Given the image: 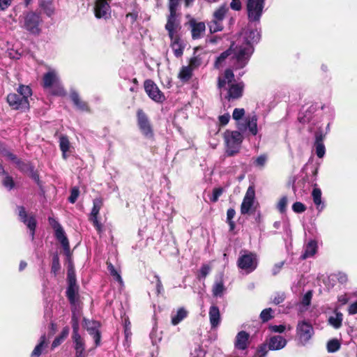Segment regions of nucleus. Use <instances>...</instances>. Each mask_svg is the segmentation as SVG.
Returning a JSON list of instances; mask_svg holds the SVG:
<instances>
[{
  "instance_id": "obj_14",
  "label": "nucleus",
  "mask_w": 357,
  "mask_h": 357,
  "mask_svg": "<svg viewBox=\"0 0 357 357\" xmlns=\"http://www.w3.org/2000/svg\"><path fill=\"white\" fill-rule=\"evenodd\" d=\"M144 89L149 97L153 101L162 102L165 100L164 94L152 80L148 79L145 81Z\"/></svg>"
},
{
  "instance_id": "obj_39",
  "label": "nucleus",
  "mask_w": 357,
  "mask_h": 357,
  "mask_svg": "<svg viewBox=\"0 0 357 357\" xmlns=\"http://www.w3.org/2000/svg\"><path fill=\"white\" fill-rule=\"evenodd\" d=\"M107 269H108L110 275L120 284H123V280L121 278V276L119 271L114 268V266L112 265V263L107 261Z\"/></svg>"
},
{
  "instance_id": "obj_25",
  "label": "nucleus",
  "mask_w": 357,
  "mask_h": 357,
  "mask_svg": "<svg viewBox=\"0 0 357 357\" xmlns=\"http://www.w3.org/2000/svg\"><path fill=\"white\" fill-rule=\"evenodd\" d=\"M249 334L245 331L238 333L235 340V347L240 350H245L248 347Z\"/></svg>"
},
{
  "instance_id": "obj_18",
  "label": "nucleus",
  "mask_w": 357,
  "mask_h": 357,
  "mask_svg": "<svg viewBox=\"0 0 357 357\" xmlns=\"http://www.w3.org/2000/svg\"><path fill=\"white\" fill-rule=\"evenodd\" d=\"M93 206L90 214L89 220L93 222V226L96 230L100 233L102 231V225L98 220V215L100 210L102 206V202L101 199H95L93 200Z\"/></svg>"
},
{
  "instance_id": "obj_47",
  "label": "nucleus",
  "mask_w": 357,
  "mask_h": 357,
  "mask_svg": "<svg viewBox=\"0 0 357 357\" xmlns=\"http://www.w3.org/2000/svg\"><path fill=\"white\" fill-rule=\"evenodd\" d=\"M70 145V142L66 136L61 135L59 137V146L62 152L68 151Z\"/></svg>"
},
{
  "instance_id": "obj_23",
  "label": "nucleus",
  "mask_w": 357,
  "mask_h": 357,
  "mask_svg": "<svg viewBox=\"0 0 357 357\" xmlns=\"http://www.w3.org/2000/svg\"><path fill=\"white\" fill-rule=\"evenodd\" d=\"M171 40L170 47L176 57H181L183 54L185 45L178 36L169 38Z\"/></svg>"
},
{
  "instance_id": "obj_43",
  "label": "nucleus",
  "mask_w": 357,
  "mask_h": 357,
  "mask_svg": "<svg viewBox=\"0 0 357 357\" xmlns=\"http://www.w3.org/2000/svg\"><path fill=\"white\" fill-rule=\"evenodd\" d=\"M18 95L22 96L24 98L29 100V98L31 96V89L29 86L20 85L17 89Z\"/></svg>"
},
{
  "instance_id": "obj_9",
  "label": "nucleus",
  "mask_w": 357,
  "mask_h": 357,
  "mask_svg": "<svg viewBox=\"0 0 357 357\" xmlns=\"http://www.w3.org/2000/svg\"><path fill=\"white\" fill-rule=\"evenodd\" d=\"M314 335L312 324L305 321H299L296 326V335L301 344L305 345Z\"/></svg>"
},
{
  "instance_id": "obj_31",
  "label": "nucleus",
  "mask_w": 357,
  "mask_h": 357,
  "mask_svg": "<svg viewBox=\"0 0 357 357\" xmlns=\"http://www.w3.org/2000/svg\"><path fill=\"white\" fill-rule=\"evenodd\" d=\"M79 304L76 305H71V311H72V328L73 331H79V319L81 317V312L79 308Z\"/></svg>"
},
{
  "instance_id": "obj_49",
  "label": "nucleus",
  "mask_w": 357,
  "mask_h": 357,
  "mask_svg": "<svg viewBox=\"0 0 357 357\" xmlns=\"http://www.w3.org/2000/svg\"><path fill=\"white\" fill-rule=\"evenodd\" d=\"M268 346L267 342L259 345L257 350L258 357H265L268 351Z\"/></svg>"
},
{
  "instance_id": "obj_34",
  "label": "nucleus",
  "mask_w": 357,
  "mask_h": 357,
  "mask_svg": "<svg viewBox=\"0 0 357 357\" xmlns=\"http://www.w3.org/2000/svg\"><path fill=\"white\" fill-rule=\"evenodd\" d=\"M70 98L73 102L74 105L80 110L86 111L88 110V106L86 103L82 101L77 92L72 91L70 94Z\"/></svg>"
},
{
  "instance_id": "obj_2",
  "label": "nucleus",
  "mask_w": 357,
  "mask_h": 357,
  "mask_svg": "<svg viewBox=\"0 0 357 357\" xmlns=\"http://www.w3.org/2000/svg\"><path fill=\"white\" fill-rule=\"evenodd\" d=\"M218 89L227 91L226 98L230 99H237L242 96L243 90V83H234V75L233 71L228 68L225 71L222 77H218Z\"/></svg>"
},
{
  "instance_id": "obj_35",
  "label": "nucleus",
  "mask_w": 357,
  "mask_h": 357,
  "mask_svg": "<svg viewBox=\"0 0 357 357\" xmlns=\"http://www.w3.org/2000/svg\"><path fill=\"white\" fill-rule=\"evenodd\" d=\"M193 70L189 65L183 66L179 72L178 78L183 82L188 81L192 75Z\"/></svg>"
},
{
  "instance_id": "obj_46",
  "label": "nucleus",
  "mask_w": 357,
  "mask_h": 357,
  "mask_svg": "<svg viewBox=\"0 0 357 357\" xmlns=\"http://www.w3.org/2000/svg\"><path fill=\"white\" fill-rule=\"evenodd\" d=\"M179 3H180L179 0H169L168 7H169V15H179V14L177 13Z\"/></svg>"
},
{
  "instance_id": "obj_21",
  "label": "nucleus",
  "mask_w": 357,
  "mask_h": 357,
  "mask_svg": "<svg viewBox=\"0 0 357 357\" xmlns=\"http://www.w3.org/2000/svg\"><path fill=\"white\" fill-rule=\"evenodd\" d=\"M268 349L278 351L284 348L287 344V340L281 335H273L266 340Z\"/></svg>"
},
{
  "instance_id": "obj_50",
  "label": "nucleus",
  "mask_w": 357,
  "mask_h": 357,
  "mask_svg": "<svg viewBox=\"0 0 357 357\" xmlns=\"http://www.w3.org/2000/svg\"><path fill=\"white\" fill-rule=\"evenodd\" d=\"M272 310L271 308H266L261 311L260 314V318L264 321H268L272 318L271 315Z\"/></svg>"
},
{
  "instance_id": "obj_45",
  "label": "nucleus",
  "mask_w": 357,
  "mask_h": 357,
  "mask_svg": "<svg viewBox=\"0 0 357 357\" xmlns=\"http://www.w3.org/2000/svg\"><path fill=\"white\" fill-rule=\"evenodd\" d=\"M314 146L317 157L319 158H322L326 153V148L324 144V142H314Z\"/></svg>"
},
{
  "instance_id": "obj_11",
  "label": "nucleus",
  "mask_w": 357,
  "mask_h": 357,
  "mask_svg": "<svg viewBox=\"0 0 357 357\" xmlns=\"http://www.w3.org/2000/svg\"><path fill=\"white\" fill-rule=\"evenodd\" d=\"M6 100L9 106L13 109L25 111L29 108V100L24 98L17 93H9L7 96Z\"/></svg>"
},
{
  "instance_id": "obj_42",
  "label": "nucleus",
  "mask_w": 357,
  "mask_h": 357,
  "mask_svg": "<svg viewBox=\"0 0 357 357\" xmlns=\"http://www.w3.org/2000/svg\"><path fill=\"white\" fill-rule=\"evenodd\" d=\"M203 63V55L202 54H195L194 56L190 59L189 61V66L192 68V70H195L197 68H199Z\"/></svg>"
},
{
  "instance_id": "obj_13",
  "label": "nucleus",
  "mask_w": 357,
  "mask_h": 357,
  "mask_svg": "<svg viewBox=\"0 0 357 357\" xmlns=\"http://www.w3.org/2000/svg\"><path fill=\"white\" fill-rule=\"evenodd\" d=\"M255 199V190L254 187L249 186L241 205V213L243 215L250 213L253 208Z\"/></svg>"
},
{
  "instance_id": "obj_55",
  "label": "nucleus",
  "mask_w": 357,
  "mask_h": 357,
  "mask_svg": "<svg viewBox=\"0 0 357 357\" xmlns=\"http://www.w3.org/2000/svg\"><path fill=\"white\" fill-rule=\"evenodd\" d=\"M79 194V190L78 188L74 187L71 190L70 195L68 197V201L70 203L74 204L76 202V200L77 199Z\"/></svg>"
},
{
  "instance_id": "obj_8",
  "label": "nucleus",
  "mask_w": 357,
  "mask_h": 357,
  "mask_svg": "<svg viewBox=\"0 0 357 357\" xmlns=\"http://www.w3.org/2000/svg\"><path fill=\"white\" fill-rule=\"evenodd\" d=\"M40 15L33 11L28 12L24 15L22 27L31 34L38 35L40 32Z\"/></svg>"
},
{
  "instance_id": "obj_3",
  "label": "nucleus",
  "mask_w": 357,
  "mask_h": 357,
  "mask_svg": "<svg viewBox=\"0 0 357 357\" xmlns=\"http://www.w3.org/2000/svg\"><path fill=\"white\" fill-rule=\"evenodd\" d=\"M43 86L48 89L53 95L63 96L64 89L59 82V77L55 69H50L44 74L43 77Z\"/></svg>"
},
{
  "instance_id": "obj_15",
  "label": "nucleus",
  "mask_w": 357,
  "mask_h": 357,
  "mask_svg": "<svg viewBox=\"0 0 357 357\" xmlns=\"http://www.w3.org/2000/svg\"><path fill=\"white\" fill-rule=\"evenodd\" d=\"M84 326L90 335L93 336L96 346L100 342V333L99 331L100 324L98 321L84 319Z\"/></svg>"
},
{
  "instance_id": "obj_54",
  "label": "nucleus",
  "mask_w": 357,
  "mask_h": 357,
  "mask_svg": "<svg viewBox=\"0 0 357 357\" xmlns=\"http://www.w3.org/2000/svg\"><path fill=\"white\" fill-rule=\"evenodd\" d=\"M334 277L340 284H346L348 281L347 275L343 272H338L334 274Z\"/></svg>"
},
{
  "instance_id": "obj_61",
  "label": "nucleus",
  "mask_w": 357,
  "mask_h": 357,
  "mask_svg": "<svg viewBox=\"0 0 357 357\" xmlns=\"http://www.w3.org/2000/svg\"><path fill=\"white\" fill-rule=\"evenodd\" d=\"M285 295L284 293H278L275 295L273 303L275 305H279L284 301Z\"/></svg>"
},
{
  "instance_id": "obj_53",
  "label": "nucleus",
  "mask_w": 357,
  "mask_h": 357,
  "mask_svg": "<svg viewBox=\"0 0 357 357\" xmlns=\"http://www.w3.org/2000/svg\"><path fill=\"white\" fill-rule=\"evenodd\" d=\"M223 192V190L221 188H217L213 189L212 196L210 198L211 202H216L218 198L221 196Z\"/></svg>"
},
{
  "instance_id": "obj_20",
  "label": "nucleus",
  "mask_w": 357,
  "mask_h": 357,
  "mask_svg": "<svg viewBox=\"0 0 357 357\" xmlns=\"http://www.w3.org/2000/svg\"><path fill=\"white\" fill-rule=\"evenodd\" d=\"M189 24L191 28L192 38L194 40L201 38L204 36L206 31L204 22H197L195 19H191Z\"/></svg>"
},
{
  "instance_id": "obj_33",
  "label": "nucleus",
  "mask_w": 357,
  "mask_h": 357,
  "mask_svg": "<svg viewBox=\"0 0 357 357\" xmlns=\"http://www.w3.org/2000/svg\"><path fill=\"white\" fill-rule=\"evenodd\" d=\"M343 320V314L337 310L334 311V314L328 318L329 324L335 329H338L342 326Z\"/></svg>"
},
{
  "instance_id": "obj_16",
  "label": "nucleus",
  "mask_w": 357,
  "mask_h": 357,
  "mask_svg": "<svg viewBox=\"0 0 357 357\" xmlns=\"http://www.w3.org/2000/svg\"><path fill=\"white\" fill-rule=\"evenodd\" d=\"M18 215L22 222H23L30 230V236L32 240L34 238L36 221L33 216L28 218L24 207L17 206Z\"/></svg>"
},
{
  "instance_id": "obj_22",
  "label": "nucleus",
  "mask_w": 357,
  "mask_h": 357,
  "mask_svg": "<svg viewBox=\"0 0 357 357\" xmlns=\"http://www.w3.org/2000/svg\"><path fill=\"white\" fill-rule=\"evenodd\" d=\"M72 338L75 344V349L76 351V357H85L84 351L85 346L83 338L79 333V331H73Z\"/></svg>"
},
{
  "instance_id": "obj_28",
  "label": "nucleus",
  "mask_w": 357,
  "mask_h": 357,
  "mask_svg": "<svg viewBox=\"0 0 357 357\" xmlns=\"http://www.w3.org/2000/svg\"><path fill=\"white\" fill-rule=\"evenodd\" d=\"M48 342L45 335H43L39 340L38 344L35 347L30 357H40L44 349L47 348Z\"/></svg>"
},
{
  "instance_id": "obj_27",
  "label": "nucleus",
  "mask_w": 357,
  "mask_h": 357,
  "mask_svg": "<svg viewBox=\"0 0 357 357\" xmlns=\"http://www.w3.org/2000/svg\"><path fill=\"white\" fill-rule=\"evenodd\" d=\"M317 251V243L315 241H310L304 247V252L301 256L302 259L313 257Z\"/></svg>"
},
{
  "instance_id": "obj_12",
  "label": "nucleus",
  "mask_w": 357,
  "mask_h": 357,
  "mask_svg": "<svg viewBox=\"0 0 357 357\" xmlns=\"http://www.w3.org/2000/svg\"><path fill=\"white\" fill-rule=\"evenodd\" d=\"M238 128L241 131L248 130L252 135L258 132L257 116L255 114L248 115L243 121L238 122Z\"/></svg>"
},
{
  "instance_id": "obj_38",
  "label": "nucleus",
  "mask_w": 357,
  "mask_h": 357,
  "mask_svg": "<svg viewBox=\"0 0 357 357\" xmlns=\"http://www.w3.org/2000/svg\"><path fill=\"white\" fill-rule=\"evenodd\" d=\"M225 291V287L222 280L220 279L216 281L213 286V295L215 297H221Z\"/></svg>"
},
{
  "instance_id": "obj_58",
  "label": "nucleus",
  "mask_w": 357,
  "mask_h": 357,
  "mask_svg": "<svg viewBox=\"0 0 357 357\" xmlns=\"http://www.w3.org/2000/svg\"><path fill=\"white\" fill-rule=\"evenodd\" d=\"M60 268L59 259L57 255H54L52 258V271L56 273Z\"/></svg>"
},
{
  "instance_id": "obj_7",
  "label": "nucleus",
  "mask_w": 357,
  "mask_h": 357,
  "mask_svg": "<svg viewBox=\"0 0 357 357\" xmlns=\"http://www.w3.org/2000/svg\"><path fill=\"white\" fill-rule=\"evenodd\" d=\"M49 222L54 230L55 238L58 240V241H59L61 246L63 247L65 255L69 258L71 255L69 241L63 227L59 224V222L53 218H49Z\"/></svg>"
},
{
  "instance_id": "obj_29",
  "label": "nucleus",
  "mask_w": 357,
  "mask_h": 357,
  "mask_svg": "<svg viewBox=\"0 0 357 357\" xmlns=\"http://www.w3.org/2000/svg\"><path fill=\"white\" fill-rule=\"evenodd\" d=\"M312 197L313 202L316 206L317 210L319 212L322 211L325 207V205L322 202L321 190L318 188H314L312 192Z\"/></svg>"
},
{
  "instance_id": "obj_41",
  "label": "nucleus",
  "mask_w": 357,
  "mask_h": 357,
  "mask_svg": "<svg viewBox=\"0 0 357 357\" xmlns=\"http://www.w3.org/2000/svg\"><path fill=\"white\" fill-rule=\"evenodd\" d=\"M268 157L267 154H261L254 159L253 165L256 167L263 169L268 161Z\"/></svg>"
},
{
  "instance_id": "obj_30",
  "label": "nucleus",
  "mask_w": 357,
  "mask_h": 357,
  "mask_svg": "<svg viewBox=\"0 0 357 357\" xmlns=\"http://www.w3.org/2000/svg\"><path fill=\"white\" fill-rule=\"evenodd\" d=\"M79 287H68L66 290V296L70 303V305H76L79 304Z\"/></svg>"
},
{
  "instance_id": "obj_4",
  "label": "nucleus",
  "mask_w": 357,
  "mask_h": 357,
  "mask_svg": "<svg viewBox=\"0 0 357 357\" xmlns=\"http://www.w3.org/2000/svg\"><path fill=\"white\" fill-rule=\"evenodd\" d=\"M238 267L248 274L257 267L258 259L256 254L247 250H242L237 261Z\"/></svg>"
},
{
  "instance_id": "obj_51",
  "label": "nucleus",
  "mask_w": 357,
  "mask_h": 357,
  "mask_svg": "<svg viewBox=\"0 0 357 357\" xmlns=\"http://www.w3.org/2000/svg\"><path fill=\"white\" fill-rule=\"evenodd\" d=\"M245 115V110L243 108H236L234 109L232 117L236 121H240L243 119Z\"/></svg>"
},
{
  "instance_id": "obj_6",
  "label": "nucleus",
  "mask_w": 357,
  "mask_h": 357,
  "mask_svg": "<svg viewBox=\"0 0 357 357\" xmlns=\"http://www.w3.org/2000/svg\"><path fill=\"white\" fill-rule=\"evenodd\" d=\"M266 0H248L247 12L249 22L259 23Z\"/></svg>"
},
{
  "instance_id": "obj_44",
  "label": "nucleus",
  "mask_w": 357,
  "mask_h": 357,
  "mask_svg": "<svg viewBox=\"0 0 357 357\" xmlns=\"http://www.w3.org/2000/svg\"><path fill=\"white\" fill-rule=\"evenodd\" d=\"M340 348V343L337 339H333L327 343V351L329 353H334L338 351Z\"/></svg>"
},
{
  "instance_id": "obj_64",
  "label": "nucleus",
  "mask_w": 357,
  "mask_h": 357,
  "mask_svg": "<svg viewBox=\"0 0 357 357\" xmlns=\"http://www.w3.org/2000/svg\"><path fill=\"white\" fill-rule=\"evenodd\" d=\"M348 313L349 315L357 314V301L349 305L348 307Z\"/></svg>"
},
{
  "instance_id": "obj_5",
  "label": "nucleus",
  "mask_w": 357,
  "mask_h": 357,
  "mask_svg": "<svg viewBox=\"0 0 357 357\" xmlns=\"http://www.w3.org/2000/svg\"><path fill=\"white\" fill-rule=\"evenodd\" d=\"M226 144V153L231 156L238 152L243 140L242 135L238 131L227 130L224 134Z\"/></svg>"
},
{
  "instance_id": "obj_63",
  "label": "nucleus",
  "mask_w": 357,
  "mask_h": 357,
  "mask_svg": "<svg viewBox=\"0 0 357 357\" xmlns=\"http://www.w3.org/2000/svg\"><path fill=\"white\" fill-rule=\"evenodd\" d=\"M230 119V115L229 113L224 114L219 116V121L222 126L227 125Z\"/></svg>"
},
{
  "instance_id": "obj_1",
  "label": "nucleus",
  "mask_w": 357,
  "mask_h": 357,
  "mask_svg": "<svg viewBox=\"0 0 357 357\" xmlns=\"http://www.w3.org/2000/svg\"><path fill=\"white\" fill-rule=\"evenodd\" d=\"M252 24L249 22L247 27L241 31L237 40V44L234 45L236 68H243L247 65L254 52V45L260 40V31L256 25L253 26Z\"/></svg>"
},
{
  "instance_id": "obj_60",
  "label": "nucleus",
  "mask_w": 357,
  "mask_h": 357,
  "mask_svg": "<svg viewBox=\"0 0 357 357\" xmlns=\"http://www.w3.org/2000/svg\"><path fill=\"white\" fill-rule=\"evenodd\" d=\"M269 329L271 331H272L273 333H282L285 331L286 326L282 324H281V325H271L269 326Z\"/></svg>"
},
{
  "instance_id": "obj_59",
  "label": "nucleus",
  "mask_w": 357,
  "mask_h": 357,
  "mask_svg": "<svg viewBox=\"0 0 357 357\" xmlns=\"http://www.w3.org/2000/svg\"><path fill=\"white\" fill-rule=\"evenodd\" d=\"M312 292L310 291H307L305 294V295L302 298L301 303L304 306H308L310 304L312 299Z\"/></svg>"
},
{
  "instance_id": "obj_52",
  "label": "nucleus",
  "mask_w": 357,
  "mask_h": 357,
  "mask_svg": "<svg viewBox=\"0 0 357 357\" xmlns=\"http://www.w3.org/2000/svg\"><path fill=\"white\" fill-rule=\"evenodd\" d=\"M292 210L296 213H301L306 210V206L300 202H296L292 205Z\"/></svg>"
},
{
  "instance_id": "obj_57",
  "label": "nucleus",
  "mask_w": 357,
  "mask_h": 357,
  "mask_svg": "<svg viewBox=\"0 0 357 357\" xmlns=\"http://www.w3.org/2000/svg\"><path fill=\"white\" fill-rule=\"evenodd\" d=\"M210 271V266L207 264H204L200 268L199 277L200 278H205Z\"/></svg>"
},
{
  "instance_id": "obj_36",
  "label": "nucleus",
  "mask_w": 357,
  "mask_h": 357,
  "mask_svg": "<svg viewBox=\"0 0 357 357\" xmlns=\"http://www.w3.org/2000/svg\"><path fill=\"white\" fill-rule=\"evenodd\" d=\"M2 154L8 160L15 163L20 169H21L22 170L24 169L23 166H24L25 165L24 164L23 162H22L20 160H19L15 155H14L13 153H10V151H6V150L3 151Z\"/></svg>"
},
{
  "instance_id": "obj_17",
  "label": "nucleus",
  "mask_w": 357,
  "mask_h": 357,
  "mask_svg": "<svg viewBox=\"0 0 357 357\" xmlns=\"http://www.w3.org/2000/svg\"><path fill=\"white\" fill-rule=\"evenodd\" d=\"M180 29L181 23L179 15H169L165 24V29L168 32L169 37L172 38L173 36H178L177 33Z\"/></svg>"
},
{
  "instance_id": "obj_48",
  "label": "nucleus",
  "mask_w": 357,
  "mask_h": 357,
  "mask_svg": "<svg viewBox=\"0 0 357 357\" xmlns=\"http://www.w3.org/2000/svg\"><path fill=\"white\" fill-rule=\"evenodd\" d=\"M288 199L287 196L281 197L277 204V208L280 213H284L287 209Z\"/></svg>"
},
{
  "instance_id": "obj_40",
  "label": "nucleus",
  "mask_w": 357,
  "mask_h": 357,
  "mask_svg": "<svg viewBox=\"0 0 357 357\" xmlns=\"http://www.w3.org/2000/svg\"><path fill=\"white\" fill-rule=\"evenodd\" d=\"M208 26L211 33L220 31L223 29L222 22L212 19L208 23Z\"/></svg>"
},
{
  "instance_id": "obj_62",
  "label": "nucleus",
  "mask_w": 357,
  "mask_h": 357,
  "mask_svg": "<svg viewBox=\"0 0 357 357\" xmlns=\"http://www.w3.org/2000/svg\"><path fill=\"white\" fill-rule=\"evenodd\" d=\"M230 7L232 10L238 11L242 8V4L240 0H231Z\"/></svg>"
},
{
  "instance_id": "obj_24",
  "label": "nucleus",
  "mask_w": 357,
  "mask_h": 357,
  "mask_svg": "<svg viewBox=\"0 0 357 357\" xmlns=\"http://www.w3.org/2000/svg\"><path fill=\"white\" fill-rule=\"evenodd\" d=\"M109 6L106 0H97L95 6V15L98 18L106 17Z\"/></svg>"
},
{
  "instance_id": "obj_56",
  "label": "nucleus",
  "mask_w": 357,
  "mask_h": 357,
  "mask_svg": "<svg viewBox=\"0 0 357 357\" xmlns=\"http://www.w3.org/2000/svg\"><path fill=\"white\" fill-rule=\"evenodd\" d=\"M3 185L8 190H11L14 187V181L10 176L6 175L3 181Z\"/></svg>"
},
{
  "instance_id": "obj_32",
  "label": "nucleus",
  "mask_w": 357,
  "mask_h": 357,
  "mask_svg": "<svg viewBox=\"0 0 357 357\" xmlns=\"http://www.w3.org/2000/svg\"><path fill=\"white\" fill-rule=\"evenodd\" d=\"M188 311L183 307H179L176 312H172L171 315V322L172 325L176 326L188 316Z\"/></svg>"
},
{
  "instance_id": "obj_26",
  "label": "nucleus",
  "mask_w": 357,
  "mask_h": 357,
  "mask_svg": "<svg viewBox=\"0 0 357 357\" xmlns=\"http://www.w3.org/2000/svg\"><path fill=\"white\" fill-rule=\"evenodd\" d=\"M210 324L212 328L218 327L220 323V313L215 305L211 306L208 312Z\"/></svg>"
},
{
  "instance_id": "obj_10",
  "label": "nucleus",
  "mask_w": 357,
  "mask_h": 357,
  "mask_svg": "<svg viewBox=\"0 0 357 357\" xmlns=\"http://www.w3.org/2000/svg\"><path fill=\"white\" fill-rule=\"evenodd\" d=\"M137 126L142 134L146 139L153 137V130L147 115L142 109H138L137 112Z\"/></svg>"
},
{
  "instance_id": "obj_19",
  "label": "nucleus",
  "mask_w": 357,
  "mask_h": 357,
  "mask_svg": "<svg viewBox=\"0 0 357 357\" xmlns=\"http://www.w3.org/2000/svg\"><path fill=\"white\" fill-rule=\"evenodd\" d=\"M234 49H235V47H234V43L231 44L230 48L226 51H225L224 52H222L216 59L215 62V68H217V69H220L222 68H223L226 63H227V59H229V56L230 55H231V54L233 53V56H232V59L234 60V68L235 69H237L236 68V60L235 59V56H234Z\"/></svg>"
},
{
  "instance_id": "obj_37",
  "label": "nucleus",
  "mask_w": 357,
  "mask_h": 357,
  "mask_svg": "<svg viewBox=\"0 0 357 357\" xmlns=\"http://www.w3.org/2000/svg\"><path fill=\"white\" fill-rule=\"evenodd\" d=\"M228 10L229 9L225 4L220 6L213 13V19L218 20V21L222 22L223 20L225 19V15H226L227 12L228 11Z\"/></svg>"
}]
</instances>
